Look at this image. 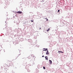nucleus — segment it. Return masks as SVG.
<instances>
[{"label": "nucleus", "instance_id": "9b49d317", "mask_svg": "<svg viewBox=\"0 0 73 73\" xmlns=\"http://www.w3.org/2000/svg\"><path fill=\"white\" fill-rule=\"evenodd\" d=\"M46 21H48V19H47L46 20Z\"/></svg>", "mask_w": 73, "mask_h": 73}, {"label": "nucleus", "instance_id": "1a4fd4ad", "mask_svg": "<svg viewBox=\"0 0 73 73\" xmlns=\"http://www.w3.org/2000/svg\"><path fill=\"white\" fill-rule=\"evenodd\" d=\"M58 12H60V10H58Z\"/></svg>", "mask_w": 73, "mask_h": 73}, {"label": "nucleus", "instance_id": "6e6552de", "mask_svg": "<svg viewBox=\"0 0 73 73\" xmlns=\"http://www.w3.org/2000/svg\"><path fill=\"white\" fill-rule=\"evenodd\" d=\"M31 22H33V20H31Z\"/></svg>", "mask_w": 73, "mask_h": 73}, {"label": "nucleus", "instance_id": "7ed1b4c3", "mask_svg": "<svg viewBox=\"0 0 73 73\" xmlns=\"http://www.w3.org/2000/svg\"><path fill=\"white\" fill-rule=\"evenodd\" d=\"M18 13H20L21 14V13H22V12L21 11H18L17 12Z\"/></svg>", "mask_w": 73, "mask_h": 73}, {"label": "nucleus", "instance_id": "f257e3e1", "mask_svg": "<svg viewBox=\"0 0 73 73\" xmlns=\"http://www.w3.org/2000/svg\"><path fill=\"white\" fill-rule=\"evenodd\" d=\"M46 55H48L49 54V51H48V50H47V52H46Z\"/></svg>", "mask_w": 73, "mask_h": 73}, {"label": "nucleus", "instance_id": "2eb2a0df", "mask_svg": "<svg viewBox=\"0 0 73 73\" xmlns=\"http://www.w3.org/2000/svg\"><path fill=\"white\" fill-rule=\"evenodd\" d=\"M59 54H60V52H59Z\"/></svg>", "mask_w": 73, "mask_h": 73}, {"label": "nucleus", "instance_id": "423d86ee", "mask_svg": "<svg viewBox=\"0 0 73 73\" xmlns=\"http://www.w3.org/2000/svg\"><path fill=\"white\" fill-rule=\"evenodd\" d=\"M58 52H61L62 53H64V52H62V51H58Z\"/></svg>", "mask_w": 73, "mask_h": 73}, {"label": "nucleus", "instance_id": "20e7f679", "mask_svg": "<svg viewBox=\"0 0 73 73\" xmlns=\"http://www.w3.org/2000/svg\"><path fill=\"white\" fill-rule=\"evenodd\" d=\"M47 49H48L47 48H43V51H46V50H47Z\"/></svg>", "mask_w": 73, "mask_h": 73}, {"label": "nucleus", "instance_id": "ddd939ff", "mask_svg": "<svg viewBox=\"0 0 73 73\" xmlns=\"http://www.w3.org/2000/svg\"><path fill=\"white\" fill-rule=\"evenodd\" d=\"M47 19V18H45V19Z\"/></svg>", "mask_w": 73, "mask_h": 73}, {"label": "nucleus", "instance_id": "f03ea898", "mask_svg": "<svg viewBox=\"0 0 73 73\" xmlns=\"http://www.w3.org/2000/svg\"><path fill=\"white\" fill-rule=\"evenodd\" d=\"M49 62H49L50 64H52V60H49Z\"/></svg>", "mask_w": 73, "mask_h": 73}, {"label": "nucleus", "instance_id": "9d476101", "mask_svg": "<svg viewBox=\"0 0 73 73\" xmlns=\"http://www.w3.org/2000/svg\"><path fill=\"white\" fill-rule=\"evenodd\" d=\"M41 29V28H40V27L39 28V29Z\"/></svg>", "mask_w": 73, "mask_h": 73}, {"label": "nucleus", "instance_id": "dca6fc26", "mask_svg": "<svg viewBox=\"0 0 73 73\" xmlns=\"http://www.w3.org/2000/svg\"><path fill=\"white\" fill-rule=\"evenodd\" d=\"M59 54H60V52H59Z\"/></svg>", "mask_w": 73, "mask_h": 73}, {"label": "nucleus", "instance_id": "4468645a", "mask_svg": "<svg viewBox=\"0 0 73 73\" xmlns=\"http://www.w3.org/2000/svg\"><path fill=\"white\" fill-rule=\"evenodd\" d=\"M49 31V30L48 29V30H47V31Z\"/></svg>", "mask_w": 73, "mask_h": 73}, {"label": "nucleus", "instance_id": "0eeeda50", "mask_svg": "<svg viewBox=\"0 0 73 73\" xmlns=\"http://www.w3.org/2000/svg\"><path fill=\"white\" fill-rule=\"evenodd\" d=\"M43 68L44 69H45V67H43Z\"/></svg>", "mask_w": 73, "mask_h": 73}, {"label": "nucleus", "instance_id": "39448f33", "mask_svg": "<svg viewBox=\"0 0 73 73\" xmlns=\"http://www.w3.org/2000/svg\"><path fill=\"white\" fill-rule=\"evenodd\" d=\"M45 58H46V60H48V58L47 56H45Z\"/></svg>", "mask_w": 73, "mask_h": 73}, {"label": "nucleus", "instance_id": "f8f14e48", "mask_svg": "<svg viewBox=\"0 0 73 73\" xmlns=\"http://www.w3.org/2000/svg\"><path fill=\"white\" fill-rule=\"evenodd\" d=\"M44 57V56H42V57Z\"/></svg>", "mask_w": 73, "mask_h": 73}]
</instances>
